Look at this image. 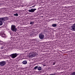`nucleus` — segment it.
<instances>
[{
	"label": "nucleus",
	"mask_w": 75,
	"mask_h": 75,
	"mask_svg": "<svg viewBox=\"0 0 75 75\" xmlns=\"http://www.w3.org/2000/svg\"><path fill=\"white\" fill-rule=\"evenodd\" d=\"M6 64V62L4 61H2L0 62V66L3 67Z\"/></svg>",
	"instance_id": "obj_5"
},
{
	"label": "nucleus",
	"mask_w": 75,
	"mask_h": 75,
	"mask_svg": "<svg viewBox=\"0 0 75 75\" xmlns=\"http://www.w3.org/2000/svg\"><path fill=\"white\" fill-rule=\"evenodd\" d=\"M31 7H30V8H31Z\"/></svg>",
	"instance_id": "obj_20"
},
{
	"label": "nucleus",
	"mask_w": 75,
	"mask_h": 75,
	"mask_svg": "<svg viewBox=\"0 0 75 75\" xmlns=\"http://www.w3.org/2000/svg\"><path fill=\"white\" fill-rule=\"evenodd\" d=\"M38 66H36L35 67H34V68H33L34 69L36 70L37 69H38Z\"/></svg>",
	"instance_id": "obj_13"
},
{
	"label": "nucleus",
	"mask_w": 75,
	"mask_h": 75,
	"mask_svg": "<svg viewBox=\"0 0 75 75\" xmlns=\"http://www.w3.org/2000/svg\"><path fill=\"white\" fill-rule=\"evenodd\" d=\"M36 10H37V9L35 8H34V9L32 8L31 9H30L28 10V11L29 12L33 13H34V12Z\"/></svg>",
	"instance_id": "obj_7"
},
{
	"label": "nucleus",
	"mask_w": 75,
	"mask_h": 75,
	"mask_svg": "<svg viewBox=\"0 0 75 75\" xmlns=\"http://www.w3.org/2000/svg\"><path fill=\"white\" fill-rule=\"evenodd\" d=\"M55 62L53 63V65H55Z\"/></svg>",
	"instance_id": "obj_17"
},
{
	"label": "nucleus",
	"mask_w": 75,
	"mask_h": 75,
	"mask_svg": "<svg viewBox=\"0 0 75 75\" xmlns=\"http://www.w3.org/2000/svg\"><path fill=\"white\" fill-rule=\"evenodd\" d=\"M18 55V54H17V53H13L12 54L9 55L10 57H11L12 58L14 59V58H15L16 57H17V56Z\"/></svg>",
	"instance_id": "obj_1"
},
{
	"label": "nucleus",
	"mask_w": 75,
	"mask_h": 75,
	"mask_svg": "<svg viewBox=\"0 0 75 75\" xmlns=\"http://www.w3.org/2000/svg\"><path fill=\"white\" fill-rule=\"evenodd\" d=\"M3 25V22L0 21V25Z\"/></svg>",
	"instance_id": "obj_12"
},
{
	"label": "nucleus",
	"mask_w": 75,
	"mask_h": 75,
	"mask_svg": "<svg viewBox=\"0 0 75 75\" xmlns=\"http://www.w3.org/2000/svg\"><path fill=\"white\" fill-rule=\"evenodd\" d=\"M71 75H75V71L72 72Z\"/></svg>",
	"instance_id": "obj_15"
},
{
	"label": "nucleus",
	"mask_w": 75,
	"mask_h": 75,
	"mask_svg": "<svg viewBox=\"0 0 75 75\" xmlns=\"http://www.w3.org/2000/svg\"><path fill=\"white\" fill-rule=\"evenodd\" d=\"M37 54L36 53H30L29 54L30 58H33V57H37Z\"/></svg>",
	"instance_id": "obj_4"
},
{
	"label": "nucleus",
	"mask_w": 75,
	"mask_h": 75,
	"mask_svg": "<svg viewBox=\"0 0 75 75\" xmlns=\"http://www.w3.org/2000/svg\"><path fill=\"white\" fill-rule=\"evenodd\" d=\"M71 28L72 31H75V23L71 26Z\"/></svg>",
	"instance_id": "obj_8"
},
{
	"label": "nucleus",
	"mask_w": 75,
	"mask_h": 75,
	"mask_svg": "<svg viewBox=\"0 0 75 75\" xmlns=\"http://www.w3.org/2000/svg\"><path fill=\"white\" fill-rule=\"evenodd\" d=\"M4 48V47H1V49H3Z\"/></svg>",
	"instance_id": "obj_18"
},
{
	"label": "nucleus",
	"mask_w": 75,
	"mask_h": 75,
	"mask_svg": "<svg viewBox=\"0 0 75 75\" xmlns=\"http://www.w3.org/2000/svg\"><path fill=\"white\" fill-rule=\"evenodd\" d=\"M7 20H8V17H7L0 18V21H1L3 23H4V21H6Z\"/></svg>",
	"instance_id": "obj_2"
},
{
	"label": "nucleus",
	"mask_w": 75,
	"mask_h": 75,
	"mask_svg": "<svg viewBox=\"0 0 75 75\" xmlns=\"http://www.w3.org/2000/svg\"><path fill=\"white\" fill-rule=\"evenodd\" d=\"M57 25L56 24H53L52 26L53 27H57Z\"/></svg>",
	"instance_id": "obj_11"
},
{
	"label": "nucleus",
	"mask_w": 75,
	"mask_h": 75,
	"mask_svg": "<svg viewBox=\"0 0 75 75\" xmlns=\"http://www.w3.org/2000/svg\"><path fill=\"white\" fill-rule=\"evenodd\" d=\"M41 69H42V68H41V67L38 66V71H41Z\"/></svg>",
	"instance_id": "obj_10"
},
{
	"label": "nucleus",
	"mask_w": 75,
	"mask_h": 75,
	"mask_svg": "<svg viewBox=\"0 0 75 75\" xmlns=\"http://www.w3.org/2000/svg\"><path fill=\"white\" fill-rule=\"evenodd\" d=\"M11 30L13 31L16 32L17 29L16 28V26L14 25H12L11 26Z\"/></svg>",
	"instance_id": "obj_3"
},
{
	"label": "nucleus",
	"mask_w": 75,
	"mask_h": 75,
	"mask_svg": "<svg viewBox=\"0 0 75 75\" xmlns=\"http://www.w3.org/2000/svg\"><path fill=\"white\" fill-rule=\"evenodd\" d=\"M34 24V22H30V24Z\"/></svg>",
	"instance_id": "obj_16"
},
{
	"label": "nucleus",
	"mask_w": 75,
	"mask_h": 75,
	"mask_svg": "<svg viewBox=\"0 0 75 75\" xmlns=\"http://www.w3.org/2000/svg\"><path fill=\"white\" fill-rule=\"evenodd\" d=\"M35 7V6H33L32 7Z\"/></svg>",
	"instance_id": "obj_19"
},
{
	"label": "nucleus",
	"mask_w": 75,
	"mask_h": 75,
	"mask_svg": "<svg viewBox=\"0 0 75 75\" xmlns=\"http://www.w3.org/2000/svg\"><path fill=\"white\" fill-rule=\"evenodd\" d=\"M22 63L23 64H24V65L27 64V61L26 60L24 61Z\"/></svg>",
	"instance_id": "obj_9"
},
{
	"label": "nucleus",
	"mask_w": 75,
	"mask_h": 75,
	"mask_svg": "<svg viewBox=\"0 0 75 75\" xmlns=\"http://www.w3.org/2000/svg\"><path fill=\"white\" fill-rule=\"evenodd\" d=\"M13 15L15 16H18V13L14 14Z\"/></svg>",
	"instance_id": "obj_14"
},
{
	"label": "nucleus",
	"mask_w": 75,
	"mask_h": 75,
	"mask_svg": "<svg viewBox=\"0 0 75 75\" xmlns=\"http://www.w3.org/2000/svg\"><path fill=\"white\" fill-rule=\"evenodd\" d=\"M39 37L40 39L42 40L44 38V35L42 33H40L39 35Z\"/></svg>",
	"instance_id": "obj_6"
}]
</instances>
